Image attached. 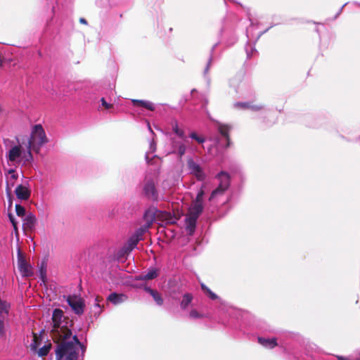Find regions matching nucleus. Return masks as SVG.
Returning <instances> with one entry per match:
<instances>
[{"mask_svg":"<svg viewBox=\"0 0 360 360\" xmlns=\"http://www.w3.org/2000/svg\"><path fill=\"white\" fill-rule=\"evenodd\" d=\"M193 297L191 294H185L183 297L182 301L181 302V307L182 309H186L191 302Z\"/></svg>","mask_w":360,"mask_h":360,"instance_id":"24","label":"nucleus"},{"mask_svg":"<svg viewBox=\"0 0 360 360\" xmlns=\"http://www.w3.org/2000/svg\"><path fill=\"white\" fill-rule=\"evenodd\" d=\"M67 302L75 314L79 315L84 312V302L82 297L77 295L68 296Z\"/></svg>","mask_w":360,"mask_h":360,"instance_id":"8","label":"nucleus"},{"mask_svg":"<svg viewBox=\"0 0 360 360\" xmlns=\"http://www.w3.org/2000/svg\"><path fill=\"white\" fill-rule=\"evenodd\" d=\"M190 137L193 139H195L198 143H202L205 141V139L202 137L198 136L195 133L193 132L190 134Z\"/></svg>","mask_w":360,"mask_h":360,"instance_id":"29","label":"nucleus"},{"mask_svg":"<svg viewBox=\"0 0 360 360\" xmlns=\"http://www.w3.org/2000/svg\"><path fill=\"white\" fill-rule=\"evenodd\" d=\"M8 316H0V338L4 336L8 326Z\"/></svg>","mask_w":360,"mask_h":360,"instance_id":"20","label":"nucleus"},{"mask_svg":"<svg viewBox=\"0 0 360 360\" xmlns=\"http://www.w3.org/2000/svg\"><path fill=\"white\" fill-rule=\"evenodd\" d=\"M338 360H349L348 358L343 357L341 356H338Z\"/></svg>","mask_w":360,"mask_h":360,"instance_id":"38","label":"nucleus"},{"mask_svg":"<svg viewBox=\"0 0 360 360\" xmlns=\"http://www.w3.org/2000/svg\"><path fill=\"white\" fill-rule=\"evenodd\" d=\"M147 124H148V127L149 130L153 133V131H152V129L150 128L149 122H148Z\"/></svg>","mask_w":360,"mask_h":360,"instance_id":"41","label":"nucleus"},{"mask_svg":"<svg viewBox=\"0 0 360 360\" xmlns=\"http://www.w3.org/2000/svg\"><path fill=\"white\" fill-rule=\"evenodd\" d=\"M188 144L187 139L176 140L175 139H172V150L171 153L176 154L181 158L186 153V145Z\"/></svg>","mask_w":360,"mask_h":360,"instance_id":"10","label":"nucleus"},{"mask_svg":"<svg viewBox=\"0 0 360 360\" xmlns=\"http://www.w3.org/2000/svg\"><path fill=\"white\" fill-rule=\"evenodd\" d=\"M18 266L22 276H30L32 275V266L22 256L20 250L18 252Z\"/></svg>","mask_w":360,"mask_h":360,"instance_id":"9","label":"nucleus"},{"mask_svg":"<svg viewBox=\"0 0 360 360\" xmlns=\"http://www.w3.org/2000/svg\"><path fill=\"white\" fill-rule=\"evenodd\" d=\"M49 142L46 132L41 124H35L32 127L30 136L26 141L22 140V144L26 148L39 154L41 148Z\"/></svg>","mask_w":360,"mask_h":360,"instance_id":"4","label":"nucleus"},{"mask_svg":"<svg viewBox=\"0 0 360 360\" xmlns=\"http://www.w3.org/2000/svg\"><path fill=\"white\" fill-rule=\"evenodd\" d=\"M132 103L135 105L141 106L151 111L155 110V105L150 101L143 100H132Z\"/></svg>","mask_w":360,"mask_h":360,"instance_id":"18","label":"nucleus"},{"mask_svg":"<svg viewBox=\"0 0 360 360\" xmlns=\"http://www.w3.org/2000/svg\"><path fill=\"white\" fill-rule=\"evenodd\" d=\"M145 290L148 292L156 302L157 304L162 305L163 304V300L161 297V295L156 290H154L148 287L145 288Z\"/></svg>","mask_w":360,"mask_h":360,"instance_id":"19","label":"nucleus"},{"mask_svg":"<svg viewBox=\"0 0 360 360\" xmlns=\"http://www.w3.org/2000/svg\"><path fill=\"white\" fill-rule=\"evenodd\" d=\"M205 185L203 184L198 191L195 200L191 205L186 217V229L189 235H192L195 229L196 221L203 209V195Z\"/></svg>","mask_w":360,"mask_h":360,"instance_id":"3","label":"nucleus"},{"mask_svg":"<svg viewBox=\"0 0 360 360\" xmlns=\"http://www.w3.org/2000/svg\"><path fill=\"white\" fill-rule=\"evenodd\" d=\"M189 317L193 319H202L205 317V315L198 311L196 309H192L189 313Z\"/></svg>","mask_w":360,"mask_h":360,"instance_id":"26","label":"nucleus"},{"mask_svg":"<svg viewBox=\"0 0 360 360\" xmlns=\"http://www.w3.org/2000/svg\"><path fill=\"white\" fill-rule=\"evenodd\" d=\"M172 130L175 133V134L181 139H187V138L184 135V130L181 129L178 127V124L176 122L172 124Z\"/></svg>","mask_w":360,"mask_h":360,"instance_id":"22","label":"nucleus"},{"mask_svg":"<svg viewBox=\"0 0 360 360\" xmlns=\"http://www.w3.org/2000/svg\"><path fill=\"white\" fill-rule=\"evenodd\" d=\"M158 276V269L152 268L148 269L147 272L142 273L136 277L137 280L149 281L155 278Z\"/></svg>","mask_w":360,"mask_h":360,"instance_id":"12","label":"nucleus"},{"mask_svg":"<svg viewBox=\"0 0 360 360\" xmlns=\"http://www.w3.org/2000/svg\"><path fill=\"white\" fill-rule=\"evenodd\" d=\"M127 300V296L124 294H117L115 292L111 293L108 297V300L112 302L114 304H119Z\"/></svg>","mask_w":360,"mask_h":360,"instance_id":"15","label":"nucleus"},{"mask_svg":"<svg viewBox=\"0 0 360 360\" xmlns=\"http://www.w3.org/2000/svg\"><path fill=\"white\" fill-rule=\"evenodd\" d=\"M217 178L219 184L218 187L212 192L210 200H212L218 195H222L229 186V176L227 173L221 172L217 175Z\"/></svg>","mask_w":360,"mask_h":360,"instance_id":"6","label":"nucleus"},{"mask_svg":"<svg viewBox=\"0 0 360 360\" xmlns=\"http://www.w3.org/2000/svg\"><path fill=\"white\" fill-rule=\"evenodd\" d=\"M30 348L33 352H37V342L36 335H34L33 342L30 344Z\"/></svg>","mask_w":360,"mask_h":360,"instance_id":"31","label":"nucleus"},{"mask_svg":"<svg viewBox=\"0 0 360 360\" xmlns=\"http://www.w3.org/2000/svg\"><path fill=\"white\" fill-rule=\"evenodd\" d=\"M79 21L81 23L86 24V20L84 18H80Z\"/></svg>","mask_w":360,"mask_h":360,"instance_id":"39","label":"nucleus"},{"mask_svg":"<svg viewBox=\"0 0 360 360\" xmlns=\"http://www.w3.org/2000/svg\"><path fill=\"white\" fill-rule=\"evenodd\" d=\"M16 196L21 200H27L29 198L30 193L27 187L19 185L15 188Z\"/></svg>","mask_w":360,"mask_h":360,"instance_id":"16","label":"nucleus"},{"mask_svg":"<svg viewBox=\"0 0 360 360\" xmlns=\"http://www.w3.org/2000/svg\"><path fill=\"white\" fill-rule=\"evenodd\" d=\"M50 349L51 345H44L37 351V354L39 356H45L49 354Z\"/></svg>","mask_w":360,"mask_h":360,"instance_id":"25","label":"nucleus"},{"mask_svg":"<svg viewBox=\"0 0 360 360\" xmlns=\"http://www.w3.org/2000/svg\"><path fill=\"white\" fill-rule=\"evenodd\" d=\"M258 342L262 346L266 348H274L277 345L276 339V338H258Z\"/></svg>","mask_w":360,"mask_h":360,"instance_id":"17","label":"nucleus"},{"mask_svg":"<svg viewBox=\"0 0 360 360\" xmlns=\"http://www.w3.org/2000/svg\"><path fill=\"white\" fill-rule=\"evenodd\" d=\"M358 360H360V358H359V359H358Z\"/></svg>","mask_w":360,"mask_h":360,"instance_id":"42","label":"nucleus"},{"mask_svg":"<svg viewBox=\"0 0 360 360\" xmlns=\"http://www.w3.org/2000/svg\"><path fill=\"white\" fill-rule=\"evenodd\" d=\"M95 301H96V303H95L94 307L98 308V309H101L100 302L101 301V299H100L98 297H97L95 299Z\"/></svg>","mask_w":360,"mask_h":360,"instance_id":"35","label":"nucleus"},{"mask_svg":"<svg viewBox=\"0 0 360 360\" xmlns=\"http://www.w3.org/2000/svg\"><path fill=\"white\" fill-rule=\"evenodd\" d=\"M155 145L153 143V141H152L150 143V151L147 152L146 154V161H148L150 153H153V152H155Z\"/></svg>","mask_w":360,"mask_h":360,"instance_id":"30","label":"nucleus"},{"mask_svg":"<svg viewBox=\"0 0 360 360\" xmlns=\"http://www.w3.org/2000/svg\"><path fill=\"white\" fill-rule=\"evenodd\" d=\"M101 104L105 108V109H110L112 105L108 103H107L105 100L104 98H102L101 99Z\"/></svg>","mask_w":360,"mask_h":360,"instance_id":"34","label":"nucleus"},{"mask_svg":"<svg viewBox=\"0 0 360 360\" xmlns=\"http://www.w3.org/2000/svg\"><path fill=\"white\" fill-rule=\"evenodd\" d=\"M15 169H10L8 170V173L11 175V177L13 178V179H16L17 178V176L15 175Z\"/></svg>","mask_w":360,"mask_h":360,"instance_id":"36","label":"nucleus"},{"mask_svg":"<svg viewBox=\"0 0 360 360\" xmlns=\"http://www.w3.org/2000/svg\"><path fill=\"white\" fill-rule=\"evenodd\" d=\"M140 240L132 235L128 240L126 245L121 250L122 255L131 252L138 244Z\"/></svg>","mask_w":360,"mask_h":360,"instance_id":"13","label":"nucleus"},{"mask_svg":"<svg viewBox=\"0 0 360 360\" xmlns=\"http://www.w3.org/2000/svg\"><path fill=\"white\" fill-rule=\"evenodd\" d=\"M148 228V226H143L138 229L133 235L136 238H139V240H141L143 239V234L146 232Z\"/></svg>","mask_w":360,"mask_h":360,"instance_id":"23","label":"nucleus"},{"mask_svg":"<svg viewBox=\"0 0 360 360\" xmlns=\"http://www.w3.org/2000/svg\"><path fill=\"white\" fill-rule=\"evenodd\" d=\"M41 276L42 281L44 282V275L42 272L41 273Z\"/></svg>","mask_w":360,"mask_h":360,"instance_id":"40","label":"nucleus"},{"mask_svg":"<svg viewBox=\"0 0 360 360\" xmlns=\"http://www.w3.org/2000/svg\"><path fill=\"white\" fill-rule=\"evenodd\" d=\"M144 191L146 195L153 199V200H157L158 199V193L155 186V184L152 181H148L145 186H144Z\"/></svg>","mask_w":360,"mask_h":360,"instance_id":"11","label":"nucleus"},{"mask_svg":"<svg viewBox=\"0 0 360 360\" xmlns=\"http://www.w3.org/2000/svg\"><path fill=\"white\" fill-rule=\"evenodd\" d=\"M234 107L240 109H250L252 111H259L263 109L262 105H253L249 102H237Z\"/></svg>","mask_w":360,"mask_h":360,"instance_id":"14","label":"nucleus"},{"mask_svg":"<svg viewBox=\"0 0 360 360\" xmlns=\"http://www.w3.org/2000/svg\"><path fill=\"white\" fill-rule=\"evenodd\" d=\"M211 60H212V58H210V60H209V62H208V64H207V67H206V68H205V73H207V71H208V70H209V68H210V64H211Z\"/></svg>","mask_w":360,"mask_h":360,"instance_id":"37","label":"nucleus"},{"mask_svg":"<svg viewBox=\"0 0 360 360\" xmlns=\"http://www.w3.org/2000/svg\"><path fill=\"white\" fill-rule=\"evenodd\" d=\"M201 287H202V289L204 290V292L207 295V296L211 300L217 299V297H218L217 295L215 293H214L213 292H212L205 285L202 284Z\"/></svg>","mask_w":360,"mask_h":360,"instance_id":"27","label":"nucleus"},{"mask_svg":"<svg viewBox=\"0 0 360 360\" xmlns=\"http://www.w3.org/2000/svg\"><path fill=\"white\" fill-rule=\"evenodd\" d=\"M63 317L61 309L53 310V333L61 341L56 349V360H77L79 349L84 352L85 349L77 335L72 337V331L68 328V323L65 322V324H63Z\"/></svg>","mask_w":360,"mask_h":360,"instance_id":"1","label":"nucleus"},{"mask_svg":"<svg viewBox=\"0 0 360 360\" xmlns=\"http://www.w3.org/2000/svg\"><path fill=\"white\" fill-rule=\"evenodd\" d=\"M15 212L18 217H24L25 214V210L24 207L21 206L20 205H15Z\"/></svg>","mask_w":360,"mask_h":360,"instance_id":"28","label":"nucleus"},{"mask_svg":"<svg viewBox=\"0 0 360 360\" xmlns=\"http://www.w3.org/2000/svg\"><path fill=\"white\" fill-rule=\"evenodd\" d=\"M217 124L218 130H219V133L221 134V136H223L224 137H225L226 139H228V138H229L228 134H229V131L231 127L228 125L222 124L219 122H217Z\"/></svg>","mask_w":360,"mask_h":360,"instance_id":"21","label":"nucleus"},{"mask_svg":"<svg viewBox=\"0 0 360 360\" xmlns=\"http://www.w3.org/2000/svg\"><path fill=\"white\" fill-rule=\"evenodd\" d=\"M6 158L10 166L17 167L31 162L33 160V155L30 150L22 144V141H18V144L11 146L8 149Z\"/></svg>","mask_w":360,"mask_h":360,"instance_id":"2","label":"nucleus"},{"mask_svg":"<svg viewBox=\"0 0 360 360\" xmlns=\"http://www.w3.org/2000/svg\"><path fill=\"white\" fill-rule=\"evenodd\" d=\"M187 167L191 174L195 176L198 181H203L205 178V174L200 165L193 158H188L187 160Z\"/></svg>","mask_w":360,"mask_h":360,"instance_id":"7","label":"nucleus"},{"mask_svg":"<svg viewBox=\"0 0 360 360\" xmlns=\"http://www.w3.org/2000/svg\"><path fill=\"white\" fill-rule=\"evenodd\" d=\"M255 52H256V50L254 47L250 46V50L248 48H246V53L248 58L252 56Z\"/></svg>","mask_w":360,"mask_h":360,"instance_id":"33","label":"nucleus"},{"mask_svg":"<svg viewBox=\"0 0 360 360\" xmlns=\"http://www.w3.org/2000/svg\"><path fill=\"white\" fill-rule=\"evenodd\" d=\"M181 213L177 210L176 212L171 213L167 211H162L155 207L148 208L144 214V219L146 221L148 227L155 221H159L162 224H174L179 219Z\"/></svg>","mask_w":360,"mask_h":360,"instance_id":"5","label":"nucleus"},{"mask_svg":"<svg viewBox=\"0 0 360 360\" xmlns=\"http://www.w3.org/2000/svg\"><path fill=\"white\" fill-rule=\"evenodd\" d=\"M8 217H9V219H10L14 229L16 231L17 230V222H16L14 217L13 216V214H9Z\"/></svg>","mask_w":360,"mask_h":360,"instance_id":"32","label":"nucleus"}]
</instances>
